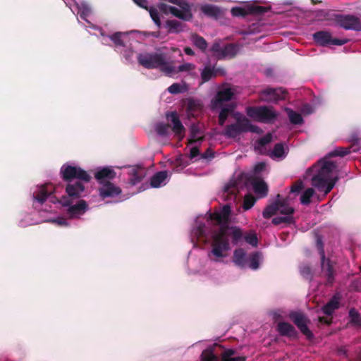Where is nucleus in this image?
Masks as SVG:
<instances>
[{"mask_svg":"<svg viewBox=\"0 0 361 361\" xmlns=\"http://www.w3.org/2000/svg\"><path fill=\"white\" fill-rule=\"evenodd\" d=\"M146 10L149 11L150 17L155 25H157L158 27H160L161 20L157 9L153 6H149Z\"/></svg>","mask_w":361,"mask_h":361,"instance_id":"44","label":"nucleus"},{"mask_svg":"<svg viewBox=\"0 0 361 361\" xmlns=\"http://www.w3.org/2000/svg\"><path fill=\"white\" fill-rule=\"evenodd\" d=\"M336 24L345 30L361 31V18L352 14H333Z\"/></svg>","mask_w":361,"mask_h":361,"instance_id":"10","label":"nucleus"},{"mask_svg":"<svg viewBox=\"0 0 361 361\" xmlns=\"http://www.w3.org/2000/svg\"><path fill=\"white\" fill-rule=\"evenodd\" d=\"M243 238L252 247H257L258 239L255 232L250 231L243 236L239 227H219V231L212 235L211 252L218 258L224 257L230 250L229 239L233 244L238 245Z\"/></svg>","mask_w":361,"mask_h":361,"instance_id":"1","label":"nucleus"},{"mask_svg":"<svg viewBox=\"0 0 361 361\" xmlns=\"http://www.w3.org/2000/svg\"><path fill=\"white\" fill-rule=\"evenodd\" d=\"M110 39L112 40V42L116 45L120 47H124V42L121 38V34L120 32H116L113 34Z\"/></svg>","mask_w":361,"mask_h":361,"instance_id":"51","label":"nucleus"},{"mask_svg":"<svg viewBox=\"0 0 361 361\" xmlns=\"http://www.w3.org/2000/svg\"><path fill=\"white\" fill-rule=\"evenodd\" d=\"M284 200H281V195L276 196V200L272 204L268 205L263 211V216L265 219H269L274 216L276 212L279 214L272 219V223L275 225L280 224H295V221L293 217L294 209L285 204Z\"/></svg>","mask_w":361,"mask_h":361,"instance_id":"3","label":"nucleus"},{"mask_svg":"<svg viewBox=\"0 0 361 361\" xmlns=\"http://www.w3.org/2000/svg\"><path fill=\"white\" fill-rule=\"evenodd\" d=\"M287 94V90L283 87H268L259 92V99L267 103H277L279 101L285 100Z\"/></svg>","mask_w":361,"mask_h":361,"instance_id":"13","label":"nucleus"},{"mask_svg":"<svg viewBox=\"0 0 361 361\" xmlns=\"http://www.w3.org/2000/svg\"><path fill=\"white\" fill-rule=\"evenodd\" d=\"M138 63L147 69L159 68L167 75H171L175 73V67L167 61L166 55L164 53H143L139 54Z\"/></svg>","mask_w":361,"mask_h":361,"instance_id":"4","label":"nucleus"},{"mask_svg":"<svg viewBox=\"0 0 361 361\" xmlns=\"http://www.w3.org/2000/svg\"><path fill=\"white\" fill-rule=\"evenodd\" d=\"M61 173L62 178L68 183H72L73 179L89 183L91 180V176L87 172L79 166H73L71 165H63L61 168Z\"/></svg>","mask_w":361,"mask_h":361,"instance_id":"11","label":"nucleus"},{"mask_svg":"<svg viewBox=\"0 0 361 361\" xmlns=\"http://www.w3.org/2000/svg\"><path fill=\"white\" fill-rule=\"evenodd\" d=\"M236 350L232 348L226 349L221 353V361H246L247 356L240 355L234 357Z\"/></svg>","mask_w":361,"mask_h":361,"instance_id":"27","label":"nucleus"},{"mask_svg":"<svg viewBox=\"0 0 361 361\" xmlns=\"http://www.w3.org/2000/svg\"><path fill=\"white\" fill-rule=\"evenodd\" d=\"M276 331L281 336H286L292 339L298 337V333L295 328L291 324L286 322H279L276 325Z\"/></svg>","mask_w":361,"mask_h":361,"instance_id":"19","label":"nucleus"},{"mask_svg":"<svg viewBox=\"0 0 361 361\" xmlns=\"http://www.w3.org/2000/svg\"><path fill=\"white\" fill-rule=\"evenodd\" d=\"M314 42L323 47L330 44L341 46L348 42V39L332 38L330 32L327 31H318L313 34Z\"/></svg>","mask_w":361,"mask_h":361,"instance_id":"16","label":"nucleus"},{"mask_svg":"<svg viewBox=\"0 0 361 361\" xmlns=\"http://www.w3.org/2000/svg\"><path fill=\"white\" fill-rule=\"evenodd\" d=\"M288 317L308 341L314 338V334L308 327V324L311 322L310 319L303 312L291 311Z\"/></svg>","mask_w":361,"mask_h":361,"instance_id":"12","label":"nucleus"},{"mask_svg":"<svg viewBox=\"0 0 361 361\" xmlns=\"http://www.w3.org/2000/svg\"><path fill=\"white\" fill-rule=\"evenodd\" d=\"M259 258L260 253L259 252H253L250 257V264L249 267L252 269H257L259 266Z\"/></svg>","mask_w":361,"mask_h":361,"instance_id":"45","label":"nucleus"},{"mask_svg":"<svg viewBox=\"0 0 361 361\" xmlns=\"http://www.w3.org/2000/svg\"><path fill=\"white\" fill-rule=\"evenodd\" d=\"M285 111H286L290 122L294 125H300L303 123V118L300 114L293 111L290 108H286Z\"/></svg>","mask_w":361,"mask_h":361,"instance_id":"37","label":"nucleus"},{"mask_svg":"<svg viewBox=\"0 0 361 361\" xmlns=\"http://www.w3.org/2000/svg\"><path fill=\"white\" fill-rule=\"evenodd\" d=\"M214 348L209 347L204 350L201 354V361H219V357L214 352Z\"/></svg>","mask_w":361,"mask_h":361,"instance_id":"38","label":"nucleus"},{"mask_svg":"<svg viewBox=\"0 0 361 361\" xmlns=\"http://www.w3.org/2000/svg\"><path fill=\"white\" fill-rule=\"evenodd\" d=\"M53 186L50 183L41 185L33 194L34 199L42 204L51 196Z\"/></svg>","mask_w":361,"mask_h":361,"instance_id":"23","label":"nucleus"},{"mask_svg":"<svg viewBox=\"0 0 361 361\" xmlns=\"http://www.w3.org/2000/svg\"><path fill=\"white\" fill-rule=\"evenodd\" d=\"M184 52L189 56H194L195 52L194 51L189 47H186L184 48Z\"/></svg>","mask_w":361,"mask_h":361,"instance_id":"64","label":"nucleus"},{"mask_svg":"<svg viewBox=\"0 0 361 361\" xmlns=\"http://www.w3.org/2000/svg\"><path fill=\"white\" fill-rule=\"evenodd\" d=\"M200 133L199 128L192 126L190 130V139L189 140V144L192 145L195 142H201L204 140V136H199L198 135Z\"/></svg>","mask_w":361,"mask_h":361,"instance_id":"39","label":"nucleus"},{"mask_svg":"<svg viewBox=\"0 0 361 361\" xmlns=\"http://www.w3.org/2000/svg\"><path fill=\"white\" fill-rule=\"evenodd\" d=\"M145 176L146 171L144 168L135 166L130 171L129 183L132 185H135L141 182Z\"/></svg>","mask_w":361,"mask_h":361,"instance_id":"25","label":"nucleus"},{"mask_svg":"<svg viewBox=\"0 0 361 361\" xmlns=\"http://www.w3.org/2000/svg\"><path fill=\"white\" fill-rule=\"evenodd\" d=\"M318 320L321 324H324L326 325H330L332 323L331 317L329 318L326 317H319Z\"/></svg>","mask_w":361,"mask_h":361,"instance_id":"62","label":"nucleus"},{"mask_svg":"<svg viewBox=\"0 0 361 361\" xmlns=\"http://www.w3.org/2000/svg\"><path fill=\"white\" fill-rule=\"evenodd\" d=\"M235 106L233 104H228L223 107L219 114L218 122L221 126H224L228 116L234 111Z\"/></svg>","mask_w":361,"mask_h":361,"instance_id":"30","label":"nucleus"},{"mask_svg":"<svg viewBox=\"0 0 361 361\" xmlns=\"http://www.w3.org/2000/svg\"><path fill=\"white\" fill-rule=\"evenodd\" d=\"M202 12L208 17L218 18L221 15V10L214 5H204L201 8Z\"/></svg>","mask_w":361,"mask_h":361,"instance_id":"32","label":"nucleus"},{"mask_svg":"<svg viewBox=\"0 0 361 361\" xmlns=\"http://www.w3.org/2000/svg\"><path fill=\"white\" fill-rule=\"evenodd\" d=\"M242 178L245 180L246 185H251L255 193L259 196V197H265L268 194V185L264 180L255 175L250 173H242Z\"/></svg>","mask_w":361,"mask_h":361,"instance_id":"14","label":"nucleus"},{"mask_svg":"<svg viewBox=\"0 0 361 361\" xmlns=\"http://www.w3.org/2000/svg\"><path fill=\"white\" fill-rule=\"evenodd\" d=\"M349 324L357 329H361V315L355 308H351L348 312Z\"/></svg>","mask_w":361,"mask_h":361,"instance_id":"33","label":"nucleus"},{"mask_svg":"<svg viewBox=\"0 0 361 361\" xmlns=\"http://www.w3.org/2000/svg\"><path fill=\"white\" fill-rule=\"evenodd\" d=\"M115 176L116 172L108 167L103 168L98 171L94 175L95 178L102 184L114 179Z\"/></svg>","mask_w":361,"mask_h":361,"instance_id":"26","label":"nucleus"},{"mask_svg":"<svg viewBox=\"0 0 361 361\" xmlns=\"http://www.w3.org/2000/svg\"><path fill=\"white\" fill-rule=\"evenodd\" d=\"M245 252L243 248L235 250L233 256V261L235 265L244 267L246 265Z\"/></svg>","mask_w":361,"mask_h":361,"instance_id":"31","label":"nucleus"},{"mask_svg":"<svg viewBox=\"0 0 361 361\" xmlns=\"http://www.w3.org/2000/svg\"><path fill=\"white\" fill-rule=\"evenodd\" d=\"M214 157V152L211 148H208L204 153L200 154V159H211Z\"/></svg>","mask_w":361,"mask_h":361,"instance_id":"57","label":"nucleus"},{"mask_svg":"<svg viewBox=\"0 0 361 361\" xmlns=\"http://www.w3.org/2000/svg\"><path fill=\"white\" fill-rule=\"evenodd\" d=\"M200 152L199 150V148L197 147H193L190 150V158L194 159L197 157V156L200 155Z\"/></svg>","mask_w":361,"mask_h":361,"instance_id":"60","label":"nucleus"},{"mask_svg":"<svg viewBox=\"0 0 361 361\" xmlns=\"http://www.w3.org/2000/svg\"><path fill=\"white\" fill-rule=\"evenodd\" d=\"M223 47L219 42H215L212 44L211 47V51L215 54V56L221 59V55L222 52Z\"/></svg>","mask_w":361,"mask_h":361,"instance_id":"52","label":"nucleus"},{"mask_svg":"<svg viewBox=\"0 0 361 361\" xmlns=\"http://www.w3.org/2000/svg\"><path fill=\"white\" fill-rule=\"evenodd\" d=\"M168 177V172L162 171L156 173L150 179V185L152 188H159L161 185Z\"/></svg>","mask_w":361,"mask_h":361,"instance_id":"29","label":"nucleus"},{"mask_svg":"<svg viewBox=\"0 0 361 361\" xmlns=\"http://www.w3.org/2000/svg\"><path fill=\"white\" fill-rule=\"evenodd\" d=\"M236 187L234 183L228 184L225 186L224 192L227 195H231L232 197L235 198Z\"/></svg>","mask_w":361,"mask_h":361,"instance_id":"54","label":"nucleus"},{"mask_svg":"<svg viewBox=\"0 0 361 361\" xmlns=\"http://www.w3.org/2000/svg\"><path fill=\"white\" fill-rule=\"evenodd\" d=\"M272 140V135L271 133H267L264 136L260 137L257 140V144L259 147H264L267 145H268L269 142H271Z\"/></svg>","mask_w":361,"mask_h":361,"instance_id":"50","label":"nucleus"},{"mask_svg":"<svg viewBox=\"0 0 361 361\" xmlns=\"http://www.w3.org/2000/svg\"><path fill=\"white\" fill-rule=\"evenodd\" d=\"M233 116L235 122L227 125L222 133V135L227 138L234 139L243 133L247 132L259 133L261 131L258 126L252 125L250 121L240 113H235Z\"/></svg>","mask_w":361,"mask_h":361,"instance_id":"5","label":"nucleus"},{"mask_svg":"<svg viewBox=\"0 0 361 361\" xmlns=\"http://www.w3.org/2000/svg\"><path fill=\"white\" fill-rule=\"evenodd\" d=\"M207 221L216 224V226H228L231 223L232 210L230 203L221 207L214 208L213 212L206 214Z\"/></svg>","mask_w":361,"mask_h":361,"instance_id":"9","label":"nucleus"},{"mask_svg":"<svg viewBox=\"0 0 361 361\" xmlns=\"http://www.w3.org/2000/svg\"><path fill=\"white\" fill-rule=\"evenodd\" d=\"M166 118L172 123L171 130L176 135L181 136L185 133V128L182 124L176 111L166 114Z\"/></svg>","mask_w":361,"mask_h":361,"instance_id":"20","label":"nucleus"},{"mask_svg":"<svg viewBox=\"0 0 361 361\" xmlns=\"http://www.w3.org/2000/svg\"><path fill=\"white\" fill-rule=\"evenodd\" d=\"M265 164L264 162H259L254 166V173L256 174L259 173L265 169Z\"/></svg>","mask_w":361,"mask_h":361,"instance_id":"59","label":"nucleus"},{"mask_svg":"<svg viewBox=\"0 0 361 361\" xmlns=\"http://www.w3.org/2000/svg\"><path fill=\"white\" fill-rule=\"evenodd\" d=\"M233 94V92L230 87H226L219 90L216 97L212 100L213 107L217 108L220 106L223 102L231 101Z\"/></svg>","mask_w":361,"mask_h":361,"instance_id":"22","label":"nucleus"},{"mask_svg":"<svg viewBox=\"0 0 361 361\" xmlns=\"http://www.w3.org/2000/svg\"><path fill=\"white\" fill-rule=\"evenodd\" d=\"M238 51V45L230 43L227 44L223 47L221 55V59L228 58V59H233L234 58L237 53Z\"/></svg>","mask_w":361,"mask_h":361,"instance_id":"28","label":"nucleus"},{"mask_svg":"<svg viewBox=\"0 0 361 361\" xmlns=\"http://www.w3.org/2000/svg\"><path fill=\"white\" fill-rule=\"evenodd\" d=\"M81 181L68 183L66 187V195H63L60 198V200H59L60 204L62 206L70 205L85 196V188Z\"/></svg>","mask_w":361,"mask_h":361,"instance_id":"8","label":"nucleus"},{"mask_svg":"<svg viewBox=\"0 0 361 361\" xmlns=\"http://www.w3.org/2000/svg\"><path fill=\"white\" fill-rule=\"evenodd\" d=\"M68 215L71 218L77 217L83 214L87 209V204L84 200L80 199L75 204L68 205Z\"/></svg>","mask_w":361,"mask_h":361,"instance_id":"21","label":"nucleus"},{"mask_svg":"<svg viewBox=\"0 0 361 361\" xmlns=\"http://www.w3.org/2000/svg\"><path fill=\"white\" fill-rule=\"evenodd\" d=\"M303 188V183L302 180H298L295 181L290 187V192L299 193Z\"/></svg>","mask_w":361,"mask_h":361,"instance_id":"53","label":"nucleus"},{"mask_svg":"<svg viewBox=\"0 0 361 361\" xmlns=\"http://www.w3.org/2000/svg\"><path fill=\"white\" fill-rule=\"evenodd\" d=\"M314 194V190L312 188L306 189L300 197V202L304 205H307L311 202V198Z\"/></svg>","mask_w":361,"mask_h":361,"instance_id":"41","label":"nucleus"},{"mask_svg":"<svg viewBox=\"0 0 361 361\" xmlns=\"http://www.w3.org/2000/svg\"><path fill=\"white\" fill-rule=\"evenodd\" d=\"M341 297L338 294H335L329 301L322 307V312L326 316H331L335 310L340 307Z\"/></svg>","mask_w":361,"mask_h":361,"instance_id":"24","label":"nucleus"},{"mask_svg":"<svg viewBox=\"0 0 361 361\" xmlns=\"http://www.w3.org/2000/svg\"><path fill=\"white\" fill-rule=\"evenodd\" d=\"M191 41L192 42V44L202 51L204 52L207 50L208 44L202 36H200L197 34H192L191 35Z\"/></svg>","mask_w":361,"mask_h":361,"instance_id":"36","label":"nucleus"},{"mask_svg":"<svg viewBox=\"0 0 361 361\" xmlns=\"http://www.w3.org/2000/svg\"><path fill=\"white\" fill-rule=\"evenodd\" d=\"M231 14L237 17H245L250 14L249 9L241 7H234L231 9Z\"/></svg>","mask_w":361,"mask_h":361,"instance_id":"49","label":"nucleus"},{"mask_svg":"<svg viewBox=\"0 0 361 361\" xmlns=\"http://www.w3.org/2000/svg\"><path fill=\"white\" fill-rule=\"evenodd\" d=\"M204 227H195L194 230H192V233L198 235V238L202 237L204 235Z\"/></svg>","mask_w":361,"mask_h":361,"instance_id":"63","label":"nucleus"},{"mask_svg":"<svg viewBox=\"0 0 361 361\" xmlns=\"http://www.w3.org/2000/svg\"><path fill=\"white\" fill-rule=\"evenodd\" d=\"M195 65L190 63H186L184 64H182L178 66V70L175 69V73H176L178 72H183V71H190L191 70H193L195 68Z\"/></svg>","mask_w":361,"mask_h":361,"instance_id":"55","label":"nucleus"},{"mask_svg":"<svg viewBox=\"0 0 361 361\" xmlns=\"http://www.w3.org/2000/svg\"><path fill=\"white\" fill-rule=\"evenodd\" d=\"M171 128V126L168 123H159L156 126V132L159 135L168 136Z\"/></svg>","mask_w":361,"mask_h":361,"instance_id":"42","label":"nucleus"},{"mask_svg":"<svg viewBox=\"0 0 361 361\" xmlns=\"http://www.w3.org/2000/svg\"><path fill=\"white\" fill-rule=\"evenodd\" d=\"M300 274L303 278L308 281H312L313 278V273L312 269L308 264H302L300 267Z\"/></svg>","mask_w":361,"mask_h":361,"instance_id":"43","label":"nucleus"},{"mask_svg":"<svg viewBox=\"0 0 361 361\" xmlns=\"http://www.w3.org/2000/svg\"><path fill=\"white\" fill-rule=\"evenodd\" d=\"M135 4H136L138 6H140L142 8L147 9L148 6V1L147 0H133Z\"/></svg>","mask_w":361,"mask_h":361,"instance_id":"61","label":"nucleus"},{"mask_svg":"<svg viewBox=\"0 0 361 361\" xmlns=\"http://www.w3.org/2000/svg\"><path fill=\"white\" fill-rule=\"evenodd\" d=\"M219 70L212 68L210 66H206L201 72V79L202 82L209 81L212 78H216Z\"/></svg>","mask_w":361,"mask_h":361,"instance_id":"34","label":"nucleus"},{"mask_svg":"<svg viewBox=\"0 0 361 361\" xmlns=\"http://www.w3.org/2000/svg\"><path fill=\"white\" fill-rule=\"evenodd\" d=\"M121 189L110 181H106L102 184V186L99 189V194L103 199L106 197H115L121 194Z\"/></svg>","mask_w":361,"mask_h":361,"instance_id":"18","label":"nucleus"},{"mask_svg":"<svg viewBox=\"0 0 361 361\" xmlns=\"http://www.w3.org/2000/svg\"><path fill=\"white\" fill-rule=\"evenodd\" d=\"M166 25L169 33H178L183 30L184 24L177 20H167Z\"/></svg>","mask_w":361,"mask_h":361,"instance_id":"35","label":"nucleus"},{"mask_svg":"<svg viewBox=\"0 0 361 361\" xmlns=\"http://www.w3.org/2000/svg\"><path fill=\"white\" fill-rule=\"evenodd\" d=\"M177 1L178 3L172 4L178 6L180 9L172 6L169 8L170 13L184 21L191 20L193 16L191 11V6L184 0H177Z\"/></svg>","mask_w":361,"mask_h":361,"instance_id":"15","label":"nucleus"},{"mask_svg":"<svg viewBox=\"0 0 361 361\" xmlns=\"http://www.w3.org/2000/svg\"><path fill=\"white\" fill-rule=\"evenodd\" d=\"M328 159L325 157L317 162L314 167L319 169L312 178V185L326 195L330 192L338 180L337 176L332 177V172L337 168L336 164Z\"/></svg>","mask_w":361,"mask_h":361,"instance_id":"2","label":"nucleus"},{"mask_svg":"<svg viewBox=\"0 0 361 361\" xmlns=\"http://www.w3.org/2000/svg\"><path fill=\"white\" fill-rule=\"evenodd\" d=\"M171 7V6H169L164 3H160L157 5V8H159V10L166 15L170 13L169 8Z\"/></svg>","mask_w":361,"mask_h":361,"instance_id":"58","label":"nucleus"},{"mask_svg":"<svg viewBox=\"0 0 361 361\" xmlns=\"http://www.w3.org/2000/svg\"><path fill=\"white\" fill-rule=\"evenodd\" d=\"M202 109V104L200 101L190 99L187 104V110L188 113L193 115L194 112L199 111Z\"/></svg>","mask_w":361,"mask_h":361,"instance_id":"40","label":"nucleus"},{"mask_svg":"<svg viewBox=\"0 0 361 361\" xmlns=\"http://www.w3.org/2000/svg\"><path fill=\"white\" fill-rule=\"evenodd\" d=\"M272 156L276 158H281L284 156V147L283 143H276L274 145Z\"/></svg>","mask_w":361,"mask_h":361,"instance_id":"48","label":"nucleus"},{"mask_svg":"<svg viewBox=\"0 0 361 361\" xmlns=\"http://www.w3.org/2000/svg\"><path fill=\"white\" fill-rule=\"evenodd\" d=\"M316 238V247L320 256L321 269L322 274L326 278L327 284L331 285L334 281L336 270L335 263L329 258H326L322 238L318 233L314 232Z\"/></svg>","mask_w":361,"mask_h":361,"instance_id":"6","label":"nucleus"},{"mask_svg":"<svg viewBox=\"0 0 361 361\" xmlns=\"http://www.w3.org/2000/svg\"><path fill=\"white\" fill-rule=\"evenodd\" d=\"M352 142L349 147H338L334 150L331 151L326 155V158H331L334 157H343L351 152H357L360 149V140L359 138L353 137L350 139Z\"/></svg>","mask_w":361,"mask_h":361,"instance_id":"17","label":"nucleus"},{"mask_svg":"<svg viewBox=\"0 0 361 361\" xmlns=\"http://www.w3.org/2000/svg\"><path fill=\"white\" fill-rule=\"evenodd\" d=\"M168 91L171 94H178L182 92V86L179 83H173L168 87Z\"/></svg>","mask_w":361,"mask_h":361,"instance_id":"56","label":"nucleus"},{"mask_svg":"<svg viewBox=\"0 0 361 361\" xmlns=\"http://www.w3.org/2000/svg\"><path fill=\"white\" fill-rule=\"evenodd\" d=\"M246 114L248 117L263 123H273L279 115L274 107L269 106H247Z\"/></svg>","mask_w":361,"mask_h":361,"instance_id":"7","label":"nucleus"},{"mask_svg":"<svg viewBox=\"0 0 361 361\" xmlns=\"http://www.w3.org/2000/svg\"><path fill=\"white\" fill-rule=\"evenodd\" d=\"M256 202V198L252 195H245L243 204V209L248 210L252 208Z\"/></svg>","mask_w":361,"mask_h":361,"instance_id":"47","label":"nucleus"},{"mask_svg":"<svg viewBox=\"0 0 361 361\" xmlns=\"http://www.w3.org/2000/svg\"><path fill=\"white\" fill-rule=\"evenodd\" d=\"M248 9L250 14L262 15L267 12L269 8L262 6H251Z\"/></svg>","mask_w":361,"mask_h":361,"instance_id":"46","label":"nucleus"}]
</instances>
